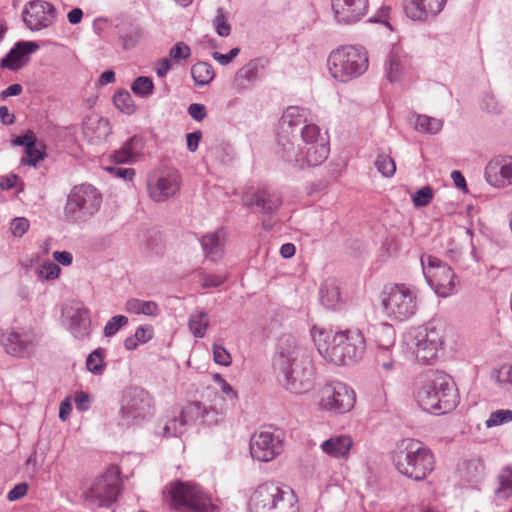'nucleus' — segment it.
I'll list each match as a JSON object with an SVG mask.
<instances>
[{"mask_svg":"<svg viewBox=\"0 0 512 512\" xmlns=\"http://www.w3.org/2000/svg\"><path fill=\"white\" fill-rule=\"evenodd\" d=\"M124 309L130 314H143L150 317H156L160 313V308L156 302L137 298L127 300Z\"/></svg>","mask_w":512,"mask_h":512,"instance_id":"e433bc0d","label":"nucleus"},{"mask_svg":"<svg viewBox=\"0 0 512 512\" xmlns=\"http://www.w3.org/2000/svg\"><path fill=\"white\" fill-rule=\"evenodd\" d=\"M82 125L85 136L93 143L105 140L111 133L109 120L98 114L87 115Z\"/></svg>","mask_w":512,"mask_h":512,"instance_id":"bb28decb","label":"nucleus"},{"mask_svg":"<svg viewBox=\"0 0 512 512\" xmlns=\"http://www.w3.org/2000/svg\"><path fill=\"white\" fill-rule=\"evenodd\" d=\"M134 335L140 344H145L152 339L154 331L150 325H140L136 328Z\"/></svg>","mask_w":512,"mask_h":512,"instance_id":"0e129e2a","label":"nucleus"},{"mask_svg":"<svg viewBox=\"0 0 512 512\" xmlns=\"http://www.w3.org/2000/svg\"><path fill=\"white\" fill-rule=\"evenodd\" d=\"M382 304L388 318L406 321L413 317L418 309L417 291L406 284H396L385 293Z\"/></svg>","mask_w":512,"mask_h":512,"instance_id":"9d476101","label":"nucleus"},{"mask_svg":"<svg viewBox=\"0 0 512 512\" xmlns=\"http://www.w3.org/2000/svg\"><path fill=\"white\" fill-rule=\"evenodd\" d=\"M213 357L217 364L229 366L231 364V356L228 351L221 345H213Z\"/></svg>","mask_w":512,"mask_h":512,"instance_id":"680f3d73","label":"nucleus"},{"mask_svg":"<svg viewBox=\"0 0 512 512\" xmlns=\"http://www.w3.org/2000/svg\"><path fill=\"white\" fill-rule=\"evenodd\" d=\"M68 330L74 338L82 340L91 333V319L87 308L81 307L75 309L69 319Z\"/></svg>","mask_w":512,"mask_h":512,"instance_id":"473e14b6","label":"nucleus"},{"mask_svg":"<svg viewBox=\"0 0 512 512\" xmlns=\"http://www.w3.org/2000/svg\"><path fill=\"white\" fill-rule=\"evenodd\" d=\"M214 381L219 384L221 391L227 395L229 400L235 401L237 399V393L232 386L224 380L219 374L214 375Z\"/></svg>","mask_w":512,"mask_h":512,"instance_id":"774afa93","label":"nucleus"},{"mask_svg":"<svg viewBox=\"0 0 512 512\" xmlns=\"http://www.w3.org/2000/svg\"><path fill=\"white\" fill-rule=\"evenodd\" d=\"M320 301L328 309H335L342 303L340 286L334 279L325 280L320 287Z\"/></svg>","mask_w":512,"mask_h":512,"instance_id":"f704fd0d","label":"nucleus"},{"mask_svg":"<svg viewBox=\"0 0 512 512\" xmlns=\"http://www.w3.org/2000/svg\"><path fill=\"white\" fill-rule=\"evenodd\" d=\"M60 273L61 268L53 261H45L36 268L38 279L43 281L57 279Z\"/></svg>","mask_w":512,"mask_h":512,"instance_id":"8fccbe9b","label":"nucleus"},{"mask_svg":"<svg viewBox=\"0 0 512 512\" xmlns=\"http://www.w3.org/2000/svg\"><path fill=\"white\" fill-rule=\"evenodd\" d=\"M376 361L386 373L393 371L395 367V361L389 357V352H383V350L377 352Z\"/></svg>","mask_w":512,"mask_h":512,"instance_id":"e2e57ef3","label":"nucleus"},{"mask_svg":"<svg viewBox=\"0 0 512 512\" xmlns=\"http://www.w3.org/2000/svg\"><path fill=\"white\" fill-rule=\"evenodd\" d=\"M128 324V318L124 315L113 316L104 327L106 337L114 336L122 327Z\"/></svg>","mask_w":512,"mask_h":512,"instance_id":"6e6d98bb","label":"nucleus"},{"mask_svg":"<svg viewBox=\"0 0 512 512\" xmlns=\"http://www.w3.org/2000/svg\"><path fill=\"white\" fill-rule=\"evenodd\" d=\"M187 112L191 118H193L195 121H202L206 115L207 110L205 105L200 103H192L188 106Z\"/></svg>","mask_w":512,"mask_h":512,"instance_id":"338daca9","label":"nucleus"},{"mask_svg":"<svg viewBox=\"0 0 512 512\" xmlns=\"http://www.w3.org/2000/svg\"><path fill=\"white\" fill-rule=\"evenodd\" d=\"M39 45L33 41H20L9 51V53L1 60L3 68H9L16 71L23 65V60L26 56L36 52Z\"/></svg>","mask_w":512,"mask_h":512,"instance_id":"c85d7f7f","label":"nucleus"},{"mask_svg":"<svg viewBox=\"0 0 512 512\" xmlns=\"http://www.w3.org/2000/svg\"><path fill=\"white\" fill-rule=\"evenodd\" d=\"M169 504L175 510L211 512L214 508L210 496L196 483L175 480L165 488Z\"/></svg>","mask_w":512,"mask_h":512,"instance_id":"6e6552de","label":"nucleus"},{"mask_svg":"<svg viewBox=\"0 0 512 512\" xmlns=\"http://www.w3.org/2000/svg\"><path fill=\"white\" fill-rule=\"evenodd\" d=\"M512 422L511 409H499L493 411L485 421L486 428H492Z\"/></svg>","mask_w":512,"mask_h":512,"instance_id":"3c124183","label":"nucleus"},{"mask_svg":"<svg viewBox=\"0 0 512 512\" xmlns=\"http://www.w3.org/2000/svg\"><path fill=\"white\" fill-rule=\"evenodd\" d=\"M327 63L331 76L339 82L347 83L368 70L369 55L363 46L343 45L330 52Z\"/></svg>","mask_w":512,"mask_h":512,"instance_id":"20e7f679","label":"nucleus"},{"mask_svg":"<svg viewBox=\"0 0 512 512\" xmlns=\"http://www.w3.org/2000/svg\"><path fill=\"white\" fill-rule=\"evenodd\" d=\"M303 358H311V356L298 344L293 335L284 334L278 339L273 360L277 373L288 372L289 367L298 364Z\"/></svg>","mask_w":512,"mask_h":512,"instance_id":"dca6fc26","label":"nucleus"},{"mask_svg":"<svg viewBox=\"0 0 512 512\" xmlns=\"http://www.w3.org/2000/svg\"><path fill=\"white\" fill-rule=\"evenodd\" d=\"M199 278L203 288H216L221 286L227 280L228 276L226 274L201 272Z\"/></svg>","mask_w":512,"mask_h":512,"instance_id":"5fc2aeb1","label":"nucleus"},{"mask_svg":"<svg viewBox=\"0 0 512 512\" xmlns=\"http://www.w3.org/2000/svg\"><path fill=\"white\" fill-rule=\"evenodd\" d=\"M30 223L25 217H16L11 221L10 229L14 237H22L29 229Z\"/></svg>","mask_w":512,"mask_h":512,"instance_id":"bf43d9fd","label":"nucleus"},{"mask_svg":"<svg viewBox=\"0 0 512 512\" xmlns=\"http://www.w3.org/2000/svg\"><path fill=\"white\" fill-rule=\"evenodd\" d=\"M190 423V416L186 414V407L177 413L165 417L161 434L164 437H178L184 434Z\"/></svg>","mask_w":512,"mask_h":512,"instance_id":"2f4dec72","label":"nucleus"},{"mask_svg":"<svg viewBox=\"0 0 512 512\" xmlns=\"http://www.w3.org/2000/svg\"><path fill=\"white\" fill-rule=\"evenodd\" d=\"M240 53V48L235 47L232 48L229 53L222 54L219 52H213L212 58L217 61L220 65H228L238 54Z\"/></svg>","mask_w":512,"mask_h":512,"instance_id":"69168bd1","label":"nucleus"},{"mask_svg":"<svg viewBox=\"0 0 512 512\" xmlns=\"http://www.w3.org/2000/svg\"><path fill=\"white\" fill-rule=\"evenodd\" d=\"M410 69V58L398 48L392 49L384 62V74L389 82H399Z\"/></svg>","mask_w":512,"mask_h":512,"instance_id":"a878e982","label":"nucleus"},{"mask_svg":"<svg viewBox=\"0 0 512 512\" xmlns=\"http://www.w3.org/2000/svg\"><path fill=\"white\" fill-rule=\"evenodd\" d=\"M433 198V190L430 186L419 189L413 196V203L416 207L427 206Z\"/></svg>","mask_w":512,"mask_h":512,"instance_id":"13d9d810","label":"nucleus"},{"mask_svg":"<svg viewBox=\"0 0 512 512\" xmlns=\"http://www.w3.org/2000/svg\"><path fill=\"white\" fill-rule=\"evenodd\" d=\"M190 56V47L182 41H179L176 44H174L169 51V57L171 61H173L175 64H182L186 62L190 58Z\"/></svg>","mask_w":512,"mask_h":512,"instance_id":"603ef678","label":"nucleus"},{"mask_svg":"<svg viewBox=\"0 0 512 512\" xmlns=\"http://www.w3.org/2000/svg\"><path fill=\"white\" fill-rule=\"evenodd\" d=\"M447 0H405L404 12L414 22L433 21L444 10Z\"/></svg>","mask_w":512,"mask_h":512,"instance_id":"412c9836","label":"nucleus"},{"mask_svg":"<svg viewBox=\"0 0 512 512\" xmlns=\"http://www.w3.org/2000/svg\"><path fill=\"white\" fill-rule=\"evenodd\" d=\"M143 31L140 26L129 24L119 32V41L124 50L133 49L142 39Z\"/></svg>","mask_w":512,"mask_h":512,"instance_id":"a19ab883","label":"nucleus"},{"mask_svg":"<svg viewBox=\"0 0 512 512\" xmlns=\"http://www.w3.org/2000/svg\"><path fill=\"white\" fill-rule=\"evenodd\" d=\"M113 103L120 112L126 115H133L137 110L131 94L126 90L117 91L113 96Z\"/></svg>","mask_w":512,"mask_h":512,"instance_id":"c03bdc74","label":"nucleus"},{"mask_svg":"<svg viewBox=\"0 0 512 512\" xmlns=\"http://www.w3.org/2000/svg\"><path fill=\"white\" fill-rule=\"evenodd\" d=\"M106 171L117 178L123 179L126 182H132L136 174L133 168H124L117 166L107 167Z\"/></svg>","mask_w":512,"mask_h":512,"instance_id":"052dcab7","label":"nucleus"},{"mask_svg":"<svg viewBox=\"0 0 512 512\" xmlns=\"http://www.w3.org/2000/svg\"><path fill=\"white\" fill-rule=\"evenodd\" d=\"M421 265L423 274L439 297H448L457 290V278L450 266L432 255H422Z\"/></svg>","mask_w":512,"mask_h":512,"instance_id":"9b49d317","label":"nucleus"},{"mask_svg":"<svg viewBox=\"0 0 512 512\" xmlns=\"http://www.w3.org/2000/svg\"><path fill=\"white\" fill-rule=\"evenodd\" d=\"M331 6L338 23L351 25L365 16L368 0H332Z\"/></svg>","mask_w":512,"mask_h":512,"instance_id":"393cba45","label":"nucleus"},{"mask_svg":"<svg viewBox=\"0 0 512 512\" xmlns=\"http://www.w3.org/2000/svg\"><path fill=\"white\" fill-rule=\"evenodd\" d=\"M145 143L141 137L133 136L121 148L116 150L112 160L116 164H128L138 161L144 154Z\"/></svg>","mask_w":512,"mask_h":512,"instance_id":"c756f323","label":"nucleus"},{"mask_svg":"<svg viewBox=\"0 0 512 512\" xmlns=\"http://www.w3.org/2000/svg\"><path fill=\"white\" fill-rule=\"evenodd\" d=\"M243 203L247 207H258L266 215H272L282 205V197L275 189L261 187L256 191H246Z\"/></svg>","mask_w":512,"mask_h":512,"instance_id":"5701e85b","label":"nucleus"},{"mask_svg":"<svg viewBox=\"0 0 512 512\" xmlns=\"http://www.w3.org/2000/svg\"><path fill=\"white\" fill-rule=\"evenodd\" d=\"M354 390L343 382H331L320 390L319 406L322 410L334 413L349 412L355 405Z\"/></svg>","mask_w":512,"mask_h":512,"instance_id":"ddd939ff","label":"nucleus"},{"mask_svg":"<svg viewBox=\"0 0 512 512\" xmlns=\"http://www.w3.org/2000/svg\"><path fill=\"white\" fill-rule=\"evenodd\" d=\"M378 351L389 352L395 344L396 332L392 325L379 323L372 327Z\"/></svg>","mask_w":512,"mask_h":512,"instance_id":"c9c22d12","label":"nucleus"},{"mask_svg":"<svg viewBox=\"0 0 512 512\" xmlns=\"http://www.w3.org/2000/svg\"><path fill=\"white\" fill-rule=\"evenodd\" d=\"M119 494V481L113 475H102L96 478L85 492V501L97 507H108L116 501Z\"/></svg>","mask_w":512,"mask_h":512,"instance_id":"a211bd4d","label":"nucleus"},{"mask_svg":"<svg viewBox=\"0 0 512 512\" xmlns=\"http://www.w3.org/2000/svg\"><path fill=\"white\" fill-rule=\"evenodd\" d=\"M101 193L90 184L73 187L64 207L65 220L71 223H83L93 217L100 209Z\"/></svg>","mask_w":512,"mask_h":512,"instance_id":"1a4fd4ad","label":"nucleus"},{"mask_svg":"<svg viewBox=\"0 0 512 512\" xmlns=\"http://www.w3.org/2000/svg\"><path fill=\"white\" fill-rule=\"evenodd\" d=\"M280 380L286 390L293 393H305L314 385L315 369L312 358H303L301 362L289 367L288 372H280Z\"/></svg>","mask_w":512,"mask_h":512,"instance_id":"2eb2a0df","label":"nucleus"},{"mask_svg":"<svg viewBox=\"0 0 512 512\" xmlns=\"http://www.w3.org/2000/svg\"><path fill=\"white\" fill-rule=\"evenodd\" d=\"M25 155L26 156L21 159V162L33 167H35L46 156L44 151L36 147V143H31L26 147Z\"/></svg>","mask_w":512,"mask_h":512,"instance_id":"864d4df0","label":"nucleus"},{"mask_svg":"<svg viewBox=\"0 0 512 512\" xmlns=\"http://www.w3.org/2000/svg\"><path fill=\"white\" fill-rule=\"evenodd\" d=\"M417 131L428 134H437L443 127V121L427 115H417L414 121Z\"/></svg>","mask_w":512,"mask_h":512,"instance_id":"79ce46f5","label":"nucleus"},{"mask_svg":"<svg viewBox=\"0 0 512 512\" xmlns=\"http://www.w3.org/2000/svg\"><path fill=\"white\" fill-rule=\"evenodd\" d=\"M120 414L122 426L139 425L153 414L152 398L144 389L131 387L125 391Z\"/></svg>","mask_w":512,"mask_h":512,"instance_id":"f8f14e48","label":"nucleus"},{"mask_svg":"<svg viewBox=\"0 0 512 512\" xmlns=\"http://www.w3.org/2000/svg\"><path fill=\"white\" fill-rule=\"evenodd\" d=\"M415 398L424 411L434 415L453 411L460 401L454 380L442 371L427 373L415 391Z\"/></svg>","mask_w":512,"mask_h":512,"instance_id":"7ed1b4c3","label":"nucleus"},{"mask_svg":"<svg viewBox=\"0 0 512 512\" xmlns=\"http://www.w3.org/2000/svg\"><path fill=\"white\" fill-rule=\"evenodd\" d=\"M213 26L217 34L221 37H227L231 33V26L221 9H218V14L213 20Z\"/></svg>","mask_w":512,"mask_h":512,"instance_id":"4d7b16f0","label":"nucleus"},{"mask_svg":"<svg viewBox=\"0 0 512 512\" xmlns=\"http://www.w3.org/2000/svg\"><path fill=\"white\" fill-rule=\"evenodd\" d=\"M54 5L42 0L30 1L23 10V21L31 31H40L56 20Z\"/></svg>","mask_w":512,"mask_h":512,"instance_id":"6ab92c4d","label":"nucleus"},{"mask_svg":"<svg viewBox=\"0 0 512 512\" xmlns=\"http://www.w3.org/2000/svg\"><path fill=\"white\" fill-rule=\"evenodd\" d=\"M491 379L500 387L512 390V364L504 363L491 371Z\"/></svg>","mask_w":512,"mask_h":512,"instance_id":"37998d69","label":"nucleus"},{"mask_svg":"<svg viewBox=\"0 0 512 512\" xmlns=\"http://www.w3.org/2000/svg\"><path fill=\"white\" fill-rule=\"evenodd\" d=\"M191 76L195 86L208 85L215 77L214 69L208 62H198L191 67Z\"/></svg>","mask_w":512,"mask_h":512,"instance_id":"ea45409f","label":"nucleus"},{"mask_svg":"<svg viewBox=\"0 0 512 512\" xmlns=\"http://www.w3.org/2000/svg\"><path fill=\"white\" fill-rule=\"evenodd\" d=\"M352 446L353 439L351 436L339 434L323 441L320 448L324 454L331 458L346 460L349 457Z\"/></svg>","mask_w":512,"mask_h":512,"instance_id":"7c9ffc66","label":"nucleus"},{"mask_svg":"<svg viewBox=\"0 0 512 512\" xmlns=\"http://www.w3.org/2000/svg\"><path fill=\"white\" fill-rule=\"evenodd\" d=\"M131 90L140 98H148L154 91V83L150 77L139 76L131 84Z\"/></svg>","mask_w":512,"mask_h":512,"instance_id":"de8ad7c7","label":"nucleus"},{"mask_svg":"<svg viewBox=\"0 0 512 512\" xmlns=\"http://www.w3.org/2000/svg\"><path fill=\"white\" fill-rule=\"evenodd\" d=\"M37 343L36 333L28 329H13L0 334V344L5 352L13 357H29L34 352Z\"/></svg>","mask_w":512,"mask_h":512,"instance_id":"f3484780","label":"nucleus"},{"mask_svg":"<svg viewBox=\"0 0 512 512\" xmlns=\"http://www.w3.org/2000/svg\"><path fill=\"white\" fill-rule=\"evenodd\" d=\"M311 114L308 109L300 106H289L282 114L280 119V133L278 140L281 136L289 137L288 129H293L303 125H308L311 120Z\"/></svg>","mask_w":512,"mask_h":512,"instance_id":"cd10ccee","label":"nucleus"},{"mask_svg":"<svg viewBox=\"0 0 512 512\" xmlns=\"http://www.w3.org/2000/svg\"><path fill=\"white\" fill-rule=\"evenodd\" d=\"M105 350L97 348L91 352L86 359L87 369L94 375H102L105 370L104 362Z\"/></svg>","mask_w":512,"mask_h":512,"instance_id":"a18cd8bd","label":"nucleus"},{"mask_svg":"<svg viewBox=\"0 0 512 512\" xmlns=\"http://www.w3.org/2000/svg\"><path fill=\"white\" fill-rule=\"evenodd\" d=\"M404 342L420 363L428 364L444 349V330L432 324L415 327L407 332Z\"/></svg>","mask_w":512,"mask_h":512,"instance_id":"423d86ee","label":"nucleus"},{"mask_svg":"<svg viewBox=\"0 0 512 512\" xmlns=\"http://www.w3.org/2000/svg\"><path fill=\"white\" fill-rule=\"evenodd\" d=\"M283 450V441L279 434L260 431L251 438L250 454L253 459L261 462L273 460Z\"/></svg>","mask_w":512,"mask_h":512,"instance_id":"aec40b11","label":"nucleus"},{"mask_svg":"<svg viewBox=\"0 0 512 512\" xmlns=\"http://www.w3.org/2000/svg\"><path fill=\"white\" fill-rule=\"evenodd\" d=\"M181 176L175 170L158 171L147 178V191L150 199L156 203H163L180 190Z\"/></svg>","mask_w":512,"mask_h":512,"instance_id":"4468645a","label":"nucleus"},{"mask_svg":"<svg viewBox=\"0 0 512 512\" xmlns=\"http://www.w3.org/2000/svg\"><path fill=\"white\" fill-rule=\"evenodd\" d=\"M258 78V63L252 60L241 67L234 78V86L237 90L247 89Z\"/></svg>","mask_w":512,"mask_h":512,"instance_id":"4c0bfd02","label":"nucleus"},{"mask_svg":"<svg viewBox=\"0 0 512 512\" xmlns=\"http://www.w3.org/2000/svg\"><path fill=\"white\" fill-rule=\"evenodd\" d=\"M499 487L496 494L499 498L507 499L512 496V469L507 467L499 474Z\"/></svg>","mask_w":512,"mask_h":512,"instance_id":"09e8293b","label":"nucleus"},{"mask_svg":"<svg viewBox=\"0 0 512 512\" xmlns=\"http://www.w3.org/2000/svg\"><path fill=\"white\" fill-rule=\"evenodd\" d=\"M311 335L319 354L334 365H349L364 356L366 341L358 329L332 331L313 326Z\"/></svg>","mask_w":512,"mask_h":512,"instance_id":"f257e3e1","label":"nucleus"},{"mask_svg":"<svg viewBox=\"0 0 512 512\" xmlns=\"http://www.w3.org/2000/svg\"><path fill=\"white\" fill-rule=\"evenodd\" d=\"M484 176L486 182L494 188L512 185V156L492 158L485 167Z\"/></svg>","mask_w":512,"mask_h":512,"instance_id":"4be33fe9","label":"nucleus"},{"mask_svg":"<svg viewBox=\"0 0 512 512\" xmlns=\"http://www.w3.org/2000/svg\"><path fill=\"white\" fill-rule=\"evenodd\" d=\"M226 411L225 399L221 396H216L214 404L209 407L201 402H192L186 406V414L192 422L201 421L208 425L217 424Z\"/></svg>","mask_w":512,"mask_h":512,"instance_id":"b1692460","label":"nucleus"},{"mask_svg":"<svg viewBox=\"0 0 512 512\" xmlns=\"http://www.w3.org/2000/svg\"><path fill=\"white\" fill-rule=\"evenodd\" d=\"M249 512H298L293 492L275 483L257 487L248 503Z\"/></svg>","mask_w":512,"mask_h":512,"instance_id":"0eeeda50","label":"nucleus"},{"mask_svg":"<svg viewBox=\"0 0 512 512\" xmlns=\"http://www.w3.org/2000/svg\"><path fill=\"white\" fill-rule=\"evenodd\" d=\"M222 231L208 233L201 238L204 256L211 262H218L224 255V243L221 240Z\"/></svg>","mask_w":512,"mask_h":512,"instance_id":"72a5a7b5","label":"nucleus"},{"mask_svg":"<svg viewBox=\"0 0 512 512\" xmlns=\"http://www.w3.org/2000/svg\"><path fill=\"white\" fill-rule=\"evenodd\" d=\"M210 318L203 309H195L189 316L188 328L196 338H203L209 327Z\"/></svg>","mask_w":512,"mask_h":512,"instance_id":"58836bf2","label":"nucleus"},{"mask_svg":"<svg viewBox=\"0 0 512 512\" xmlns=\"http://www.w3.org/2000/svg\"><path fill=\"white\" fill-rule=\"evenodd\" d=\"M393 462L399 473L415 481H421L434 469V456L422 442L409 439L404 447L395 452Z\"/></svg>","mask_w":512,"mask_h":512,"instance_id":"39448f33","label":"nucleus"},{"mask_svg":"<svg viewBox=\"0 0 512 512\" xmlns=\"http://www.w3.org/2000/svg\"><path fill=\"white\" fill-rule=\"evenodd\" d=\"M374 164L383 177L391 178L396 172V164L393 158L384 152L378 153Z\"/></svg>","mask_w":512,"mask_h":512,"instance_id":"49530a36","label":"nucleus"},{"mask_svg":"<svg viewBox=\"0 0 512 512\" xmlns=\"http://www.w3.org/2000/svg\"><path fill=\"white\" fill-rule=\"evenodd\" d=\"M301 142L295 144L289 137L281 136L278 153L281 159L293 168L303 169L321 165L329 155V142L316 124L301 128Z\"/></svg>","mask_w":512,"mask_h":512,"instance_id":"f03ea898","label":"nucleus"}]
</instances>
